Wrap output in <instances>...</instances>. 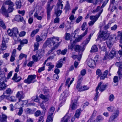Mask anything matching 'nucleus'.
I'll return each mask as SVG.
<instances>
[{"label":"nucleus","mask_w":122,"mask_h":122,"mask_svg":"<svg viewBox=\"0 0 122 122\" xmlns=\"http://www.w3.org/2000/svg\"><path fill=\"white\" fill-rule=\"evenodd\" d=\"M59 38L58 37H54L52 38H48L44 44L43 47L46 48L47 46L51 48V50H49L48 52L50 54L52 51L57 47L60 45V42H58Z\"/></svg>","instance_id":"nucleus-1"},{"label":"nucleus","mask_w":122,"mask_h":122,"mask_svg":"<svg viewBox=\"0 0 122 122\" xmlns=\"http://www.w3.org/2000/svg\"><path fill=\"white\" fill-rule=\"evenodd\" d=\"M90 36L88 39H87L84 41L82 43L81 46L82 47H81L80 46L78 45H77L75 46L74 49L75 51H83L84 50V47L89 42L90 39L91 37V35H90Z\"/></svg>","instance_id":"nucleus-2"},{"label":"nucleus","mask_w":122,"mask_h":122,"mask_svg":"<svg viewBox=\"0 0 122 122\" xmlns=\"http://www.w3.org/2000/svg\"><path fill=\"white\" fill-rule=\"evenodd\" d=\"M110 34L109 32L107 30L104 31L100 30L97 39L102 41L105 40L108 38Z\"/></svg>","instance_id":"nucleus-3"},{"label":"nucleus","mask_w":122,"mask_h":122,"mask_svg":"<svg viewBox=\"0 0 122 122\" xmlns=\"http://www.w3.org/2000/svg\"><path fill=\"white\" fill-rule=\"evenodd\" d=\"M69 92L68 90H65L61 95L59 99L61 106L64 104L65 102L66 97L68 96Z\"/></svg>","instance_id":"nucleus-4"},{"label":"nucleus","mask_w":122,"mask_h":122,"mask_svg":"<svg viewBox=\"0 0 122 122\" xmlns=\"http://www.w3.org/2000/svg\"><path fill=\"white\" fill-rule=\"evenodd\" d=\"M78 98L77 97H73L72 98V102L70 105V108L72 110L76 109L78 106V103L77 102Z\"/></svg>","instance_id":"nucleus-5"},{"label":"nucleus","mask_w":122,"mask_h":122,"mask_svg":"<svg viewBox=\"0 0 122 122\" xmlns=\"http://www.w3.org/2000/svg\"><path fill=\"white\" fill-rule=\"evenodd\" d=\"M36 77V76L35 75H29L27 78L24 80V82L27 84L33 83L36 81L35 79Z\"/></svg>","instance_id":"nucleus-6"},{"label":"nucleus","mask_w":122,"mask_h":122,"mask_svg":"<svg viewBox=\"0 0 122 122\" xmlns=\"http://www.w3.org/2000/svg\"><path fill=\"white\" fill-rule=\"evenodd\" d=\"M5 79V77L4 78H2L0 77V91L4 90L7 87L6 85L4 83V80Z\"/></svg>","instance_id":"nucleus-7"},{"label":"nucleus","mask_w":122,"mask_h":122,"mask_svg":"<svg viewBox=\"0 0 122 122\" xmlns=\"http://www.w3.org/2000/svg\"><path fill=\"white\" fill-rule=\"evenodd\" d=\"M108 85V84H104L100 82L99 83L96 89L98 88V91L99 88L100 91L102 92L105 90Z\"/></svg>","instance_id":"nucleus-8"},{"label":"nucleus","mask_w":122,"mask_h":122,"mask_svg":"<svg viewBox=\"0 0 122 122\" xmlns=\"http://www.w3.org/2000/svg\"><path fill=\"white\" fill-rule=\"evenodd\" d=\"M88 66L91 68H94L95 67L96 63L94 60L92 59H88L87 60Z\"/></svg>","instance_id":"nucleus-9"},{"label":"nucleus","mask_w":122,"mask_h":122,"mask_svg":"<svg viewBox=\"0 0 122 122\" xmlns=\"http://www.w3.org/2000/svg\"><path fill=\"white\" fill-rule=\"evenodd\" d=\"M41 9V7L39 8V10H37L36 12L34 14V17L36 18L38 20H41L43 17V15H39V12L40 11V10Z\"/></svg>","instance_id":"nucleus-10"},{"label":"nucleus","mask_w":122,"mask_h":122,"mask_svg":"<svg viewBox=\"0 0 122 122\" xmlns=\"http://www.w3.org/2000/svg\"><path fill=\"white\" fill-rule=\"evenodd\" d=\"M120 63L119 62H117L116 63V65L117 66H119L118 71L117 72L118 76L120 79L122 78V67L121 66H120Z\"/></svg>","instance_id":"nucleus-11"},{"label":"nucleus","mask_w":122,"mask_h":122,"mask_svg":"<svg viewBox=\"0 0 122 122\" xmlns=\"http://www.w3.org/2000/svg\"><path fill=\"white\" fill-rule=\"evenodd\" d=\"M119 111L117 110L112 114L111 116L109 118V120L111 121H113L119 115Z\"/></svg>","instance_id":"nucleus-12"},{"label":"nucleus","mask_w":122,"mask_h":122,"mask_svg":"<svg viewBox=\"0 0 122 122\" xmlns=\"http://www.w3.org/2000/svg\"><path fill=\"white\" fill-rule=\"evenodd\" d=\"M52 8V7H50V5L48 2L47 8V19L48 20H49L50 19V13Z\"/></svg>","instance_id":"nucleus-13"},{"label":"nucleus","mask_w":122,"mask_h":122,"mask_svg":"<svg viewBox=\"0 0 122 122\" xmlns=\"http://www.w3.org/2000/svg\"><path fill=\"white\" fill-rule=\"evenodd\" d=\"M16 97L19 99V101H20V100L23 99L24 97L23 92L22 91L18 92L16 95Z\"/></svg>","instance_id":"nucleus-14"},{"label":"nucleus","mask_w":122,"mask_h":122,"mask_svg":"<svg viewBox=\"0 0 122 122\" xmlns=\"http://www.w3.org/2000/svg\"><path fill=\"white\" fill-rule=\"evenodd\" d=\"M102 13V12L100 13L98 15H96L95 16H90V20L94 21H95V22H96L97 20Z\"/></svg>","instance_id":"nucleus-15"},{"label":"nucleus","mask_w":122,"mask_h":122,"mask_svg":"<svg viewBox=\"0 0 122 122\" xmlns=\"http://www.w3.org/2000/svg\"><path fill=\"white\" fill-rule=\"evenodd\" d=\"M7 118V116L5 114L2 113L0 115V122H6Z\"/></svg>","instance_id":"nucleus-16"},{"label":"nucleus","mask_w":122,"mask_h":122,"mask_svg":"<svg viewBox=\"0 0 122 122\" xmlns=\"http://www.w3.org/2000/svg\"><path fill=\"white\" fill-rule=\"evenodd\" d=\"M21 79V78L20 76L17 77V74L15 73L12 78V79L16 82L20 81Z\"/></svg>","instance_id":"nucleus-17"},{"label":"nucleus","mask_w":122,"mask_h":122,"mask_svg":"<svg viewBox=\"0 0 122 122\" xmlns=\"http://www.w3.org/2000/svg\"><path fill=\"white\" fill-rule=\"evenodd\" d=\"M59 1L57 3V9L58 10H62L63 9V5L62 4V0H58Z\"/></svg>","instance_id":"nucleus-18"},{"label":"nucleus","mask_w":122,"mask_h":122,"mask_svg":"<svg viewBox=\"0 0 122 122\" xmlns=\"http://www.w3.org/2000/svg\"><path fill=\"white\" fill-rule=\"evenodd\" d=\"M2 13V14L4 15L6 17H8V14L7 12L6 9L3 5L2 6L1 8Z\"/></svg>","instance_id":"nucleus-19"},{"label":"nucleus","mask_w":122,"mask_h":122,"mask_svg":"<svg viewBox=\"0 0 122 122\" xmlns=\"http://www.w3.org/2000/svg\"><path fill=\"white\" fill-rule=\"evenodd\" d=\"M81 112V111L80 109H77L76 111L74 116L73 117H75L76 118H79Z\"/></svg>","instance_id":"nucleus-20"},{"label":"nucleus","mask_w":122,"mask_h":122,"mask_svg":"<svg viewBox=\"0 0 122 122\" xmlns=\"http://www.w3.org/2000/svg\"><path fill=\"white\" fill-rule=\"evenodd\" d=\"M4 5H9V6H13L14 5V4L10 0H7L5 1L3 4L4 6Z\"/></svg>","instance_id":"nucleus-21"},{"label":"nucleus","mask_w":122,"mask_h":122,"mask_svg":"<svg viewBox=\"0 0 122 122\" xmlns=\"http://www.w3.org/2000/svg\"><path fill=\"white\" fill-rule=\"evenodd\" d=\"M7 42L5 41V39L4 38H3L2 43L1 45V48L2 50H5L6 48V45L5 43Z\"/></svg>","instance_id":"nucleus-22"},{"label":"nucleus","mask_w":122,"mask_h":122,"mask_svg":"<svg viewBox=\"0 0 122 122\" xmlns=\"http://www.w3.org/2000/svg\"><path fill=\"white\" fill-rule=\"evenodd\" d=\"M49 95L45 96L42 94H41L39 96L40 97L44 100L45 102H46L49 100Z\"/></svg>","instance_id":"nucleus-23"},{"label":"nucleus","mask_w":122,"mask_h":122,"mask_svg":"<svg viewBox=\"0 0 122 122\" xmlns=\"http://www.w3.org/2000/svg\"><path fill=\"white\" fill-rule=\"evenodd\" d=\"M70 118V117L66 114L65 116L61 118V122H68Z\"/></svg>","instance_id":"nucleus-24"},{"label":"nucleus","mask_w":122,"mask_h":122,"mask_svg":"<svg viewBox=\"0 0 122 122\" xmlns=\"http://www.w3.org/2000/svg\"><path fill=\"white\" fill-rule=\"evenodd\" d=\"M32 57L33 61H37L41 59L40 57L37 54H36L35 55H33Z\"/></svg>","instance_id":"nucleus-25"},{"label":"nucleus","mask_w":122,"mask_h":122,"mask_svg":"<svg viewBox=\"0 0 122 122\" xmlns=\"http://www.w3.org/2000/svg\"><path fill=\"white\" fill-rule=\"evenodd\" d=\"M115 51L114 50H112L109 55V58H113L115 55Z\"/></svg>","instance_id":"nucleus-26"},{"label":"nucleus","mask_w":122,"mask_h":122,"mask_svg":"<svg viewBox=\"0 0 122 122\" xmlns=\"http://www.w3.org/2000/svg\"><path fill=\"white\" fill-rule=\"evenodd\" d=\"M15 20L18 21H22L23 20V17L19 15H17L15 16Z\"/></svg>","instance_id":"nucleus-27"},{"label":"nucleus","mask_w":122,"mask_h":122,"mask_svg":"<svg viewBox=\"0 0 122 122\" xmlns=\"http://www.w3.org/2000/svg\"><path fill=\"white\" fill-rule=\"evenodd\" d=\"M6 99L11 102H15L16 101L15 98L14 97H12L11 96H6Z\"/></svg>","instance_id":"nucleus-28"},{"label":"nucleus","mask_w":122,"mask_h":122,"mask_svg":"<svg viewBox=\"0 0 122 122\" xmlns=\"http://www.w3.org/2000/svg\"><path fill=\"white\" fill-rule=\"evenodd\" d=\"M13 30L14 36L15 37H16L18 33V31L17 28H14L12 29Z\"/></svg>","instance_id":"nucleus-29"},{"label":"nucleus","mask_w":122,"mask_h":122,"mask_svg":"<svg viewBox=\"0 0 122 122\" xmlns=\"http://www.w3.org/2000/svg\"><path fill=\"white\" fill-rule=\"evenodd\" d=\"M98 49L97 48L96 46L93 45L92 47L91 50L90 51V52H96L98 51Z\"/></svg>","instance_id":"nucleus-30"},{"label":"nucleus","mask_w":122,"mask_h":122,"mask_svg":"<svg viewBox=\"0 0 122 122\" xmlns=\"http://www.w3.org/2000/svg\"><path fill=\"white\" fill-rule=\"evenodd\" d=\"M39 30V29H37L32 31L30 35V37H33L36 34L38 33Z\"/></svg>","instance_id":"nucleus-31"},{"label":"nucleus","mask_w":122,"mask_h":122,"mask_svg":"<svg viewBox=\"0 0 122 122\" xmlns=\"http://www.w3.org/2000/svg\"><path fill=\"white\" fill-rule=\"evenodd\" d=\"M28 103V101L27 100H25V101H20H20H19V102L18 103H16V105H17L18 104H20V105H21V106L23 105H26V104Z\"/></svg>","instance_id":"nucleus-32"},{"label":"nucleus","mask_w":122,"mask_h":122,"mask_svg":"<svg viewBox=\"0 0 122 122\" xmlns=\"http://www.w3.org/2000/svg\"><path fill=\"white\" fill-rule=\"evenodd\" d=\"M103 9H102V8L100 7V6H98L96 10H93V13H95L98 11L99 12V14L100 13H101V12H102Z\"/></svg>","instance_id":"nucleus-33"},{"label":"nucleus","mask_w":122,"mask_h":122,"mask_svg":"<svg viewBox=\"0 0 122 122\" xmlns=\"http://www.w3.org/2000/svg\"><path fill=\"white\" fill-rule=\"evenodd\" d=\"M62 12V11L61 10H59L57 9L55 10V13L57 16H60Z\"/></svg>","instance_id":"nucleus-34"},{"label":"nucleus","mask_w":122,"mask_h":122,"mask_svg":"<svg viewBox=\"0 0 122 122\" xmlns=\"http://www.w3.org/2000/svg\"><path fill=\"white\" fill-rule=\"evenodd\" d=\"M49 115L48 116L46 122H52L53 121L52 115L48 114Z\"/></svg>","instance_id":"nucleus-35"},{"label":"nucleus","mask_w":122,"mask_h":122,"mask_svg":"<svg viewBox=\"0 0 122 122\" xmlns=\"http://www.w3.org/2000/svg\"><path fill=\"white\" fill-rule=\"evenodd\" d=\"M75 44L74 43V42L71 43V40L70 44L68 46V49H70L71 51H72L73 49L74 46Z\"/></svg>","instance_id":"nucleus-36"},{"label":"nucleus","mask_w":122,"mask_h":122,"mask_svg":"<svg viewBox=\"0 0 122 122\" xmlns=\"http://www.w3.org/2000/svg\"><path fill=\"white\" fill-rule=\"evenodd\" d=\"M46 65L47 66H49V69L48 70V71H50L51 69L53 68L54 66L51 63V62L48 63Z\"/></svg>","instance_id":"nucleus-37"},{"label":"nucleus","mask_w":122,"mask_h":122,"mask_svg":"<svg viewBox=\"0 0 122 122\" xmlns=\"http://www.w3.org/2000/svg\"><path fill=\"white\" fill-rule=\"evenodd\" d=\"M82 39V38L80 36L77 38L75 40H71V43L74 42V43L76 44V42L80 41Z\"/></svg>","instance_id":"nucleus-38"},{"label":"nucleus","mask_w":122,"mask_h":122,"mask_svg":"<svg viewBox=\"0 0 122 122\" xmlns=\"http://www.w3.org/2000/svg\"><path fill=\"white\" fill-rule=\"evenodd\" d=\"M113 43V42L111 40H107L106 42V43L107 46L109 48H110L112 46Z\"/></svg>","instance_id":"nucleus-39"},{"label":"nucleus","mask_w":122,"mask_h":122,"mask_svg":"<svg viewBox=\"0 0 122 122\" xmlns=\"http://www.w3.org/2000/svg\"><path fill=\"white\" fill-rule=\"evenodd\" d=\"M76 87L79 91H83V86H81L80 84H77Z\"/></svg>","instance_id":"nucleus-40"},{"label":"nucleus","mask_w":122,"mask_h":122,"mask_svg":"<svg viewBox=\"0 0 122 122\" xmlns=\"http://www.w3.org/2000/svg\"><path fill=\"white\" fill-rule=\"evenodd\" d=\"M118 34L117 35V38L118 39L120 40H122V32L120 31L118 32Z\"/></svg>","instance_id":"nucleus-41"},{"label":"nucleus","mask_w":122,"mask_h":122,"mask_svg":"<svg viewBox=\"0 0 122 122\" xmlns=\"http://www.w3.org/2000/svg\"><path fill=\"white\" fill-rule=\"evenodd\" d=\"M15 5L17 9H20L21 6V2L19 1H16Z\"/></svg>","instance_id":"nucleus-42"},{"label":"nucleus","mask_w":122,"mask_h":122,"mask_svg":"<svg viewBox=\"0 0 122 122\" xmlns=\"http://www.w3.org/2000/svg\"><path fill=\"white\" fill-rule=\"evenodd\" d=\"M12 31V29L11 30L9 29L7 30V32L8 35L10 36H13L14 38L15 37L14 36V34Z\"/></svg>","instance_id":"nucleus-43"},{"label":"nucleus","mask_w":122,"mask_h":122,"mask_svg":"<svg viewBox=\"0 0 122 122\" xmlns=\"http://www.w3.org/2000/svg\"><path fill=\"white\" fill-rule=\"evenodd\" d=\"M55 110V109L54 107H51L50 108L48 112V114L52 115Z\"/></svg>","instance_id":"nucleus-44"},{"label":"nucleus","mask_w":122,"mask_h":122,"mask_svg":"<svg viewBox=\"0 0 122 122\" xmlns=\"http://www.w3.org/2000/svg\"><path fill=\"white\" fill-rule=\"evenodd\" d=\"M97 89L98 88L96 89V93L95 97L94 98V100L95 101H97L99 98V96L98 95L99 92L97 91Z\"/></svg>","instance_id":"nucleus-45"},{"label":"nucleus","mask_w":122,"mask_h":122,"mask_svg":"<svg viewBox=\"0 0 122 122\" xmlns=\"http://www.w3.org/2000/svg\"><path fill=\"white\" fill-rule=\"evenodd\" d=\"M36 40L37 42H39L40 41H43V39L41 37H40L39 36H36Z\"/></svg>","instance_id":"nucleus-46"},{"label":"nucleus","mask_w":122,"mask_h":122,"mask_svg":"<svg viewBox=\"0 0 122 122\" xmlns=\"http://www.w3.org/2000/svg\"><path fill=\"white\" fill-rule=\"evenodd\" d=\"M0 25L3 29H5L6 28V26L4 22L1 19H0Z\"/></svg>","instance_id":"nucleus-47"},{"label":"nucleus","mask_w":122,"mask_h":122,"mask_svg":"<svg viewBox=\"0 0 122 122\" xmlns=\"http://www.w3.org/2000/svg\"><path fill=\"white\" fill-rule=\"evenodd\" d=\"M32 100L33 101L37 102H40V100L36 96H35L32 97Z\"/></svg>","instance_id":"nucleus-48"},{"label":"nucleus","mask_w":122,"mask_h":122,"mask_svg":"<svg viewBox=\"0 0 122 122\" xmlns=\"http://www.w3.org/2000/svg\"><path fill=\"white\" fill-rule=\"evenodd\" d=\"M62 63L59 60L57 63L56 66L58 68L61 67L62 65Z\"/></svg>","instance_id":"nucleus-49"},{"label":"nucleus","mask_w":122,"mask_h":122,"mask_svg":"<svg viewBox=\"0 0 122 122\" xmlns=\"http://www.w3.org/2000/svg\"><path fill=\"white\" fill-rule=\"evenodd\" d=\"M83 18L81 16H79L76 19L75 22L76 23H79L81 21Z\"/></svg>","instance_id":"nucleus-50"},{"label":"nucleus","mask_w":122,"mask_h":122,"mask_svg":"<svg viewBox=\"0 0 122 122\" xmlns=\"http://www.w3.org/2000/svg\"><path fill=\"white\" fill-rule=\"evenodd\" d=\"M1 67H0V77L2 78H4L5 76L4 72L3 71H1Z\"/></svg>","instance_id":"nucleus-51"},{"label":"nucleus","mask_w":122,"mask_h":122,"mask_svg":"<svg viewBox=\"0 0 122 122\" xmlns=\"http://www.w3.org/2000/svg\"><path fill=\"white\" fill-rule=\"evenodd\" d=\"M38 42H36L34 44V46L35 47V48L34 50V51H35L38 50V47H39V44Z\"/></svg>","instance_id":"nucleus-52"},{"label":"nucleus","mask_w":122,"mask_h":122,"mask_svg":"<svg viewBox=\"0 0 122 122\" xmlns=\"http://www.w3.org/2000/svg\"><path fill=\"white\" fill-rule=\"evenodd\" d=\"M71 36L69 33H66V36L65 37V39L66 40H69Z\"/></svg>","instance_id":"nucleus-53"},{"label":"nucleus","mask_w":122,"mask_h":122,"mask_svg":"<svg viewBox=\"0 0 122 122\" xmlns=\"http://www.w3.org/2000/svg\"><path fill=\"white\" fill-rule=\"evenodd\" d=\"M28 43V41L26 39H24L21 41L20 42L21 45H23L24 44H26Z\"/></svg>","instance_id":"nucleus-54"},{"label":"nucleus","mask_w":122,"mask_h":122,"mask_svg":"<svg viewBox=\"0 0 122 122\" xmlns=\"http://www.w3.org/2000/svg\"><path fill=\"white\" fill-rule=\"evenodd\" d=\"M108 53L107 52H105V55L103 59V60H107L108 58H109V56L108 55Z\"/></svg>","instance_id":"nucleus-55"},{"label":"nucleus","mask_w":122,"mask_h":122,"mask_svg":"<svg viewBox=\"0 0 122 122\" xmlns=\"http://www.w3.org/2000/svg\"><path fill=\"white\" fill-rule=\"evenodd\" d=\"M37 54L40 57V58H41L44 54V51L43 50L41 51H40V52Z\"/></svg>","instance_id":"nucleus-56"},{"label":"nucleus","mask_w":122,"mask_h":122,"mask_svg":"<svg viewBox=\"0 0 122 122\" xmlns=\"http://www.w3.org/2000/svg\"><path fill=\"white\" fill-rule=\"evenodd\" d=\"M107 110L109 112H112L114 110V107L112 106L109 107L107 108Z\"/></svg>","instance_id":"nucleus-57"},{"label":"nucleus","mask_w":122,"mask_h":122,"mask_svg":"<svg viewBox=\"0 0 122 122\" xmlns=\"http://www.w3.org/2000/svg\"><path fill=\"white\" fill-rule=\"evenodd\" d=\"M6 93L8 94H10L12 93V91L10 88H8L6 91Z\"/></svg>","instance_id":"nucleus-58"},{"label":"nucleus","mask_w":122,"mask_h":122,"mask_svg":"<svg viewBox=\"0 0 122 122\" xmlns=\"http://www.w3.org/2000/svg\"><path fill=\"white\" fill-rule=\"evenodd\" d=\"M88 32V28H87L85 30V32L82 33V34L80 35L81 36L82 38L84 37L87 33Z\"/></svg>","instance_id":"nucleus-59"},{"label":"nucleus","mask_w":122,"mask_h":122,"mask_svg":"<svg viewBox=\"0 0 122 122\" xmlns=\"http://www.w3.org/2000/svg\"><path fill=\"white\" fill-rule=\"evenodd\" d=\"M86 23L85 22L83 23L81 26V30H84L85 29V27L86 26Z\"/></svg>","instance_id":"nucleus-60"},{"label":"nucleus","mask_w":122,"mask_h":122,"mask_svg":"<svg viewBox=\"0 0 122 122\" xmlns=\"http://www.w3.org/2000/svg\"><path fill=\"white\" fill-rule=\"evenodd\" d=\"M6 95H5V93L4 92L3 94L0 96V101H1L4 98H6Z\"/></svg>","instance_id":"nucleus-61"},{"label":"nucleus","mask_w":122,"mask_h":122,"mask_svg":"<svg viewBox=\"0 0 122 122\" xmlns=\"http://www.w3.org/2000/svg\"><path fill=\"white\" fill-rule=\"evenodd\" d=\"M13 7V6H9V8L7 10L8 12L9 13L12 12L14 10Z\"/></svg>","instance_id":"nucleus-62"},{"label":"nucleus","mask_w":122,"mask_h":122,"mask_svg":"<svg viewBox=\"0 0 122 122\" xmlns=\"http://www.w3.org/2000/svg\"><path fill=\"white\" fill-rule=\"evenodd\" d=\"M26 57V56L24 54L21 53L19 56V58L20 60H21L24 57Z\"/></svg>","instance_id":"nucleus-63"},{"label":"nucleus","mask_w":122,"mask_h":122,"mask_svg":"<svg viewBox=\"0 0 122 122\" xmlns=\"http://www.w3.org/2000/svg\"><path fill=\"white\" fill-rule=\"evenodd\" d=\"M114 98V96L112 94L110 95L109 96V100L111 102L113 101Z\"/></svg>","instance_id":"nucleus-64"}]
</instances>
